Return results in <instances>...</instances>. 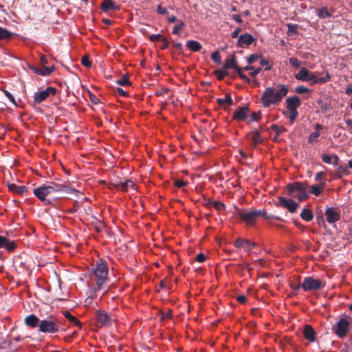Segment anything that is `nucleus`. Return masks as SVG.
Here are the masks:
<instances>
[{
    "mask_svg": "<svg viewBox=\"0 0 352 352\" xmlns=\"http://www.w3.org/2000/svg\"><path fill=\"white\" fill-rule=\"evenodd\" d=\"M278 201L280 206L284 208L287 209L288 211L291 213H294L299 207V204L293 199H286L283 197H279Z\"/></svg>",
    "mask_w": 352,
    "mask_h": 352,
    "instance_id": "nucleus-12",
    "label": "nucleus"
},
{
    "mask_svg": "<svg viewBox=\"0 0 352 352\" xmlns=\"http://www.w3.org/2000/svg\"><path fill=\"white\" fill-rule=\"evenodd\" d=\"M289 35L298 34V25L296 24H287Z\"/></svg>",
    "mask_w": 352,
    "mask_h": 352,
    "instance_id": "nucleus-37",
    "label": "nucleus"
},
{
    "mask_svg": "<svg viewBox=\"0 0 352 352\" xmlns=\"http://www.w3.org/2000/svg\"><path fill=\"white\" fill-rule=\"evenodd\" d=\"M252 71L250 74L251 76L255 77L261 71V67H258L256 69H252Z\"/></svg>",
    "mask_w": 352,
    "mask_h": 352,
    "instance_id": "nucleus-59",
    "label": "nucleus"
},
{
    "mask_svg": "<svg viewBox=\"0 0 352 352\" xmlns=\"http://www.w3.org/2000/svg\"><path fill=\"white\" fill-rule=\"evenodd\" d=\"M295 78L302 82H310L311 85L324 84L329 81L331 76L325 72L324 76L318 77L316 73L310 72L308 69L302 67L295 75Z\"/></svg>",
    "mask_w": 352,
    "mask_h": 352,
    "instance_id": "nucleus-4",
    "label": "nucleus"
},
{
    "mask_svg": "<svg viewBox=\"0 0 352 352\" xmlns=\"http://www.w3.org/2000/svg\"><path fill=\"white\" fill-rule=\"evenodd\" d=\"M244 244H245V239H243L241 238L236 239V241L234 242V245L236 248L243 247Z\"/></svg>",
    "mask_w": 352,
    "mask_h": 352,
    "instance_id": "nucleus-51",
    "label": "nucleus"
},
{
    "mask_svg": "<svg viewBox=\"0 0 352 352\" xmlns=\"http://www.w3.org/2000/svg\"><path fill=\"white\" fill-rule=\"evenodd\" d=\"M13 35V33L6 28H0V40L9 39Z\"/></svg>",
    "mask_w": 352,
    "mask_h": 352,
    "instance_id": "nucleus-33",
    "label": "nucleus"
},
{
    "mask_svg": "<svg viewBox=\"0 0 352 352\" xmlns=\"http://www.w3.org/2000/svg\"><path fill=\"white\" fill-rule=\"evenodd\" d=\"M271 129L275 132V135L273 138V141L276 142L278 141L279 135L286 131V129L284 126H279L276 124H272Z\"/></svg>",
    "mask_w": 352,
    "mask_h": 352,
    "instance_id": "nucleus-23",
    "label": "nucleus"
},
{
    "mask_svg": "<svg viewBox=\"0 0 352 352\" xmlns=\"http://www.w3.org/2000/svg\"><path fill=\"white\" fill-rule=\"evenodd\" d=\"M40 63L41 65H42L43 67L47 64V60L45 57V55L43 54H40Z\"/></svg>",
    "mask_w": 352,
    "mask_h": 352,
    "instance_id": "nucleus-61",
    "label": "nucleus"
},
{
    "mask_svg": "<svg viewBox=\"0 0 352 352\" xmlns=\"http://www.w3.org/2000/svg\"><path fill=\"white\" fill-rule=\"evenodd\" d=\"M95 317L99 327H109L112 324L113 318L104 311L96 310Z\"/></svg>",
    "mask_w": 352,
    "mask_h": 352,
    "instance_id": "nucleus-9",
    "label": "nucleus"
},
{
    "mask_svg": "<svg viewBox=\"0 0 352 352\" xmlns=\"http://www.w3.org/2000/svg\"><path fill=\"white\" fill-rule=\"evenodd\" d=\"M134 186V183L129 179L125 181L124 182H121L116 185L117 187H120V189L124 192H126L129 188H133Z\"/></svg>",
    "mask_w": 352,
    "mask_h": 352,
    "instance_id": "nucleus-27",
    "label": "nucleus"
},
{
    "mask_svg": "<svg viewBox=\"0 0 352 352\" xmlns=\"http://www.w3.org/2000/svg\"><path fill=\"white\" fill-rule=\"evenodd\" d=\"M317 16L320 19H326L331 17L332 16V13H331L327 7H322L320 9L317 10Z\"/></svg>",
    "mask_w": 352,
    "mask_h": 352,
    "instance_id": "nucleus-26",
    "label": "nucleus"
},
{
    "mask_svg": "<svg viewBox=\"0 0 352 352\" xmlns=\"http://www.w3.org/2000/svg\"><path fill=\"white\" fill-rule=\"evenodd\" d=\"M288 92V87L283 84L267 87L261 95V102L265 108L270 107L271 105L279 104Z\"/></svg>",
    "mask_w": 352,
    "mask_h": 352,
    "instance_id": "nucleus-2",
    "label": "nucleus"
},
{
    "mask_svg": "<svg viewBox=\"0 0 352 352\" xmlns=\"http://www.w3.org/2000/svg\"><path fill=\"white\" fill-rule=\"evenodd\" d=\"M224 69H234L236 70V73L239 69H241L242 67H240L237 65V61L235 55H232L230 58L227 59L223 65Z\"/></svg>",
    "mask_w": 352,
    "mask_h": 352,
    "instance_id": "nucleus-21",
    "label": "nucleus"
},
{
    "mask_svg": "<svg viewBox=\"0 0 352 352\" xmlns=\"http://www.w3.org/2000/svg\"><path fill=\"white\" fill-rule=\"evenodd\" d=\"M188 183L187 182H184V181L179 180V179L175 180L174 182V185L177 188H182L183 186H186L188 185Z\"/></svg>",
    "mask_w": 352,
    "mask_h": 352,
    "instance_id": "nucleus-52",
    "label": "nucleus"
},
{
    "mask_svg": "<svg viewBox=\"0 0 352 352\" xmlns=\"http://www.w3.org/2000/svg\"><path fill=\"white\" fill-rule=\"evenodd\" d=\"M309 191L311 194L315 196H318L322 193V190L319 188L317 185H313L309 187Z\"/></svg>",
    "mask_w": 352,
    "mask_h": 352,
    "instance_id": "nucleus-40",
    "label": "nucleus"
},
{
    "mask_svg": "<svg viewBox=\"0 0 352 352\" xmlns=\"http://www.w3.org/2000/svg\"><path fill=\"white\" fill-rule=\"evenodd\" d=\"M217 103L219 105L227 104L230 106L233 104L232 98L230 94H227L225 98H218Z\"/></svg>",
    "mask_w": 352,
    "mask_h": 352,
    "instance_id": "nucleus-32",
    "label": "nucleus"
},
{
    "mask_svg": "<svg viewBox=\"0 0 352 352\" xmlns=\"http://www.w3.org/2000/svg\"><path fill=\"white\" fill-rule=\"evenodd\" d=\"M56 94V89L52 87H47L45 90L34 93V102L40 104L46 100L50 95Z\"/></svg>",
    "mask_w": 352,
    "mask_h": 352,
    "instance_id": "nucleus-10",
    "label": "nucleus"
},
{
    "mask_svg": "<svg viewBox=\"0 0 352 352\" xmlns=\"http://www.w3.org/2000/svg\"><path fill=\"white\" fill-rule=\"evenodd\" d=\"M260 64L263 66H267V67L265 68V70L267 71L271 70L272 69V66L269 65V61L267 60L261 59L260 61Z\"/></svg>",
    "mask_w": 352,
    "mask_h": 352,
    "instance_id": "nucleus-56",
    "label": "nucleus"
},
{
    "mask_svg": "<svg viewBox=\"0 0 352 352\" xmlns=\"http://www.w3.org/2000/svg\"><path fill=\"white\" fill-rule=\"evenodd\" d=\"M320 136V133L318 131H314L311 133L308 138V142H314L318 141V138Z\"/></svg>",
    "mask_w": 352,
    "mask_h": 352,
    "instance_id": "nucleus-42",
    "label": "nucleus"
},
{
    "mask_svg": "<svg viewBox=\"0 0 352 352\" xmlns=\"http://www.w3.org/2000/svg\"><path fill=\"white\" fill-rule=\"evenodd\" d=\"M349 172L348 167L346 166L340 165L337 168L336 177L338 178H342L343 175H349Z\"/></svg>",
    "mask_w": 352,
    "mask_h": 352,
    "instance_id": "nucleus-30",
    "label": "nucleus"
},
{
    "mask_svg": "<svg viewBox=\"0 0 352 352\" xmlns=\"http://www.w3.org/2000/svg\"><path fill=\"white\" fill-rule=\"evenodd\" d=\"M60 320L53 315L41 320L39 325V331L43 333L54 334L60 331Z\"/></svg>",
    "mask_w": 352,
    "mask_h": 352,
    "instance_id": "nucleus-6",
    "label": "nucleus"
},
{
    "mask_svg": "<svg viewBox=\"0 0 352 352\" xmlns=\"http://www.w3.org/2000/svg\"><path fill=\"white\" fill-rule=\"evenodd\" d=\"M252 142V145L256 147L258 144L262 143L263 139L261 136V132L258 130L251 131L248 135Z\"/></svg>",
    "mask_w": 352,
    "mask_h": 352,
    "instance_id": "nucleus-20",
    "label": "nucleus"
},
{
    "mask_svg": "<svg viewBox=\"0 0 352 352\" xmlns=\"http://www.w3.org/2000/svg\"><path fill=\"white\" fill-rule=\"evenodd\" d=\"M345 94L348 96H350L352 94V84L348 85L345 90Z\"/></svg>",
    "mask_w": 352,
    "mask_h": 352,
    "instance_id": "nucleus-64",
    "label": "nucleus"
},
{
    "mask_svg": "<svg viewBox=\"0 0 352 352\" xmlns=\"http://www.w3.org/2000/svg\"><path fill=\"white\" fill-rule=\"evenodd\" d=\"M186 47L192 52H199L201 49V45L197 41L190 40L187 41Z\"/></svg>",
    "mask_w": 352,
    "mask_h": 352,
    "instance_id": "nucleus-24",
    "label": "nucleus"
},
{
    "mask_svg": "<svg viewBox=\"0 0 352 352\" xmlns=\"http://www.w3.org/2000/svg\"><path fill=\"white\" fill-rule=\"evenodd\" d=\"M254 246V243L251 242L250 240L245 239V244L243 248H246L249 251L251 250Z\"/></svg>",
    "mask_w": 352,
    "mask_h": 352,
    "instance_id": "nucleus-46",
    "label": "nucleus"
},
{
    "mask_svg": "<svg viewBox=\"0 0 352 352\" xmlns=\"http://www.w3.org/2000/svg\"><path fill=\"white\" fill-rule=\"evenodd\" d=\"M292 67L298 68L300 65V61L296 57H292L289 60Z\"/></svg>",
    "mask_w": 352,
    "mask_h": 352,
    "instance_id": "nucleus-43",
    "label": "nucleus"
},
{
    "mask_svg": "<svg viewBox=\"0 0 352 352\" xmlns=\"http://www.w3.org/2000/svg\"><path fill=\"white\" fill-rule=\"evenodd\" d=\"M54 70V66H52V67L44 66V67H43V68L38 69V70L36 71V74L40 76H45L50 75Z\"/></svg>",
    "mask_w": 352,
    "mask_h": 352,
    "instance_id": "nucleus-29",
    "label": "nucleus"
},
{
    "mask_svg": "<svg viewBox=\"0 0 352 352\" xmlns=\"http://www.w3.org/2000/svg\"><path fill=\"white\" fill-rule=\"evenodd\" d=\"M212 60L217 63H220L221 61V55L219 51H214L211 55Z\"/></svg>",
    "mask_w": 352,
    "mask_h": 352,
    "instance_id": "nucleus-41",
    "label": "nucleus"
},
{
    "mask_svg": "<svg viewBox=\"0 0 352 352\" xmlns=\"http://www.w3.org/2000/svg\"><path fill=\"white\" fill-rule=\"evenodd\" d=\"M307 184L306 182H295L287 185V190L289 196H296L295 191H307Z\"/></svg>",
    "mask_w": 352,
    "mask_h": 352,
    "instance_id": "nucleus-11",
    "label": "nucleus"
},
{
    "mask_svg": "<svg viewBox=\"0 0 352 352\" xmlns=\"http://www.w3.org/2000/svg\"><path fill=\"white\" fill-rule=\"evenodd\" d=\"M81 64L86 67H89L91 65V63L88 57L84 56L81 59Z\"/></svg>",
    "mask_w": 352,
    "mask_h": 352,
    "instance_id": "nucleus-50",
    "label": "nucleus"
},
{
    "mask_svg": "<svg viewBox=\"0 0 352 352\" xmlns=\"http://www.w3.org/2000/svg\"><path fill=\"white\" fill-rule=\"evenodd\" d=\"M287 110H298L300 106V99L296 96H290L286 99Z\"/></svg>",
    "mask_w": 352,
    "mask_h": 352,
    "instance_id": "nucleus-16",
    "label": "nucleus"
},
{
    "mask_svg": "<svg viewBox=\"0 0 352 352\" xmlns=\"http://www.w3.org/2000/svg\"><path fill=\"white\" fill-rule=\"evenodd\" d=\"M259 58V56L256 54H252L247 58V61L249 64H252L254 63L256 60Z\"/></svg>",
    "mask_w": 352,
    "mask_h": 352,
    "instance_id": "nucleus-53",
    "label": "nucleus"
},
{
    "mask_svg": "<svg viewBox=\"0 0 352 352\" xmlns=\"http://www.w3.org/2000/svg\"><path fill=\"white\" fill-rule=\"evenodd\" d=\"M15 248H16V245H15L14 243L10 242L7 239L6 245H5V248H6L9 251H12V250H14Z\"/></svg>",
    "mask_w": 352,
    "mask_h": 352,
    "instance_id": "nucleus-54",
    "label": "nucleus"
},
{
    "mask_svg": "<svg viewBox=\"0 0 352 352\" xmlns=\"http://www.w3.org/2000/svg\"><path fill=\"white\" fill-rule=\"evenodd\" d=\"M238 75L239 76V77L243 80V81L245 82H247L248 84H250L251 82V80L250 78H248L246 75H245L243 73V69L241 68V69H239L238 72H237Z\"/></svg>",
    "mask_w": 352,
    "mask_h": 352,
    "instance_id": "nucleus-44",
    "label": "nucleus"
},
{
    "mask_svg": "<svg viewBox=\"0 0 352 352\" xmlns=\"http://www.w3.org/2000/svg\"><path fill=\"white\" fill-rule=\"evenodd\" d=\"M5 96L9 99V100L15 106H16V102L15 101L14 97L13 95L10 93L8 91H4Z\"/></svg>",
    "mask_w": 352,
    "mask_h": 352,
    "instance_id": "nucleus-47",
    "label": "nucleus"
},
{
    "mask_svg": "<svg viewBox=\"0 0 352 352\" xmlns=\"http://www.w3.org/2000/svg\"><path fill=\"white\" fill-rule=\"evenodd\" d=\"M116 82L117 84L122 86H126L130 84L128 77L126 76H124L122 78L118 80Z\"/></svg>",
    "mask_w": 352,
    "mask_h": 352,
    "instance_id": "nucleus-45",
    "label": "nucleus"
},
{
    "mask_svg": "<svg viewBox=\"0 0 352 352\" xmlns=\"http://www.w3.org/2000/svg\"><path fill=\"white\" fill-rule=\"evenodd\" d=\"M232 17L236 22L239 23H241L243 21L241 16L239 14H233Z\"/></svg>",
    "mask_w": 352,
    "mask_h": 352,
    "instance_id": "nucleus-63",
    "label": "nucleus"
},
{
    "mask_svg": "<svg viewBox=\"0 0 352 352\" xmlns=\"http://www.w3.org/2000/svg\"><path fill=\"white\" fill-rule=\"evenodd\" d=\"M322 160L324 163L332 164V156L328 154H323L322 155Z\"/></svg>",
    "mask_w": 352,
    "mask_h": 352,
    "instance_id": "nucleus-49",
    "label": "nucleus"
},
{
    "mask_svg": "<svg viewBox=\"0 0 352 352\" xmlns=\"http://www.w3.org/2000/svg\"><path fill=\"white\" fill-rule=\"evenodd\" d=\"M260 118L261 116L259 113L254 112L250 116L248 115V119L247 120V122L250 124L252 122L258 121Z\"/></svg>",
    "mask_w": 352,
    "mask_h": 352,
    "instance_id": "nucleus-36",
    "label": "nucleus"
},
{
    "mask_svg": "<svg viewBox=\"0 0 352 352\" xmlns=\"http://www.w3.org/2000/svg\"><path fill=\"white\" fill-rule=\"evenodd\" d=\"M300 217L305 221H310L314 218V214L311 210L303 208L300 213Z\"/></svg>",
    "mask_w": 352,
    "mask_h": 352,
    "instance_id": "nucleus-25",
    "label": "nucleus"
},
{
    "mask_svg": "<svg viewBox=\"0 0 352 352\" xmlns=\"http://www.w3.org/2000/svg\"><path fill=\"white\" fill-rule=\"evenodd\" d=\"M283 113L289 119L292 123L294 122V121L296 119V118L298 116V110H287Z\"/></svg>",
    "mask_w": 352,
    "mask_h": 352,
    "instance_id": "nucleus-31",
    "label": "nucleus"
},
{
    "mask_svg": "<svg viewBox=\"0 0 352 352\" xmlns=\"http://www.w3.org/2000/svg\"><path fill=\"white\" fill-rule=\"evenodd\" d=\"M236 300L239 302L243 304L246 302L247 298L244 295H239L236 297Z\"/></svg>",
    "mask_w": 352,
    "mask_h": 352,
    "instance_id": "nucleus-60",
    "label": "nucleus"
},
{
    "mask_svg": "<svg viewBox=\"0 0 352 352\" xmlns=\"http://www.w3.org/2000/svg\"><path fill=\"white\" fill-rule=\"evenodd\" d=\"M34 195L45 205H51L54 199L47 198L50 195L55 193L60 195H72L77 196L80 192L72 188L65 184H60L56 182H50L47 184H43L41 186L35 188L33 190Z\"/></svg>",
    "mask_w": 352,
    "mask_h": 352,
    "instance_id": "nucleus-1",
    "label": "nucleus"
},
{
    "mask_svg": "<svg viewBox=\"0 0 352 352\" xmlns=\"http://www.w3.org/2000/svg\"><path fill=\"white\" fill-rule=\"evenodd\" d=\"M162 37L161 36V34H152L151 36H150V40L151 41H160L162 40Z\"/></svg>",
    "mask_w": 352,
    "mask_h": 352,
    "instance_id": "nucleus-58",
    "label": "nucleus"
},
{
    "mask_svg": "<svg viewBox=\"0 0 352 352\" xmlns=\"http://www.w3.org/2000/svg\"><path fill=\"white\" fill-rule=\"evenodd\" d=\"M8 190L17 195H23L28 190L25 186H17L15 184H8Z\"/></svg>",
    "mask_w": 352,
    "mask_h": 352,
    "instance_id": "nucleus-22",
    "label": "nucleus"
},
{
    "mask_svg": "<svg viewBox=\"0 0 352 352\" xmlns=\"http://www.w3.org/2000/svg\"><path fill=\"white\" fill-rule=\"evenodd\" d=\"M237 215L241 221L244 222L247 226H253L260 217H263L265 219L270 217L264 210H238Z\"/></svg>",
    "mask_w": 352,
    "mask_h": 352,
    "instance_id": "nucleus-5",
    "label": "nucleus"
},
{
    "mask_svg": "<svg viewBox=\"0 0 352 352\" xmlns=\"http://www.w3.org/2000/svg\"><path fill=\"white\" fill-rule=\"evenodd\" d=\"M184 26L185 23L182 21H178L177 24L174 27L173 30V34L177 35L179 34V32Z\"/></svg>",
    "mask_w": 352,
    "mask_h": 352,
    "instance_id": "nucleus-34",
    "label": "nucleus"
},
{
    "mask_svg": "<svg viewBox=\"0 0 352 352\" xmlns=\"http://www.w3.org/2000/svg\"><path fill=\"white\" fill-rule=\"evenodd\" d=\"M206 256L203 253H199L196 256V261L199 263H203L206 261Z\"/></svg>",
    "mask_w": 352,
    "mask_h": 352,
    "instance_id": "nucleus-55",
    "label": "nucleus"
},
{
    "mask_svg": "<svg viewBox=\"0 0 352 352\" xmlns=\"http://www.w3.org/2000/svg\"><path fill=\"white\" fill-rule=\"evenodd\" d=\"M226 69H224L223 67L221 69H218L214 72L217 79L222 80L224 78L225 76H226L228 74V72Z\"/></svg>",
    "mask_w": 352,
    "mask_h": 352,
    "instance_id": "nucleus-35",
    "label": "nucleus"
},
{
    "mask_svg": "<svg viewBox=\"0 0 352 352\" xmlns=\"http://www.w3.org/2000/svg\"><path fill=\"white\" fill-rule=\"evenodd\" d=\"M254 38L250 34H241L239 36L238 39V45L241 47H244L245 46H248L252 43Z\"/></svg>",
    "mask_w": 352,
    "mask_h": 352,
    "instance_id": "nucleus-18",
    "label": "nucleus"
},
{
    "mask_svg": "<svg viewBox=\"0 0 352 352\" xmlns=\"http://www.w3.org/2000/svg\"><path fill=\"white\" fill-rule=\"evenodd\" d=\"M292 197L296 198L300 201H302L308 198V195L307 194V191H302L298 192V195H296V196H292Z\"/></svg>",
    "mask_w": 352,
    "mask_h": 352,
    "instance_id": "nucleus-39",
    "label": "nucleus"
},
{
    "mask_svg": "<svg viewBox=\"0 0 352 352\" xmlns=\"http://www.w3.org/2000/svg\"><path fill=\"white\" fill-rule=\"evenodd\" d=\"M109 267L105 261L99 259L92 269L94 279L96 284V289H104L107 282V274Z\"/></svg>",
    "mask_w": 352,
    "mask_h": 352,
    "instance_id": "nucleus-3",
    "label": "nucleus"
},
{
    "mask_svg": "<svg viewBox=\"0 0 352 352\" xmlns=\"http://www.w3.org/2000/svg\"><path fill=\"white\" fill-rule=\"evenodd\" d=\"M157 11L160 14H165L167 12L166 8L162 7L161 5L157 6Z\"/></svg>",
    "mask_w": 352,
    "mask_h": 352,
    "instance_id": "nucleus-57",
    "label": "nucleus"
},
{
    "mask_svg": "<svg viewBox=\"0 0 352 352\" xmlns=\"http://www.w3.org/2000/svg\"><path fill=\"white\" fill-rule=\"evenodd\" d=\"M64 316L72 324H74L76 326H78V327H80L81 324L80 322L74 316H72L69 311H65L63 313Z\"/></svg>",
    "mask_w": 352,
    "mask_h": 352,
    "instance_id": "nucleus-28",
    "label": "nucleus"
},
{
    "mask_svg": "<svg viewBox=\"0 0 352 352\" xmlns=\"http://www.w3.org/2000/svg\"><path fill=\"white\" fill-rule=\"evenodd\" d=\"M324 214L329 223H333L340 220V213L334 208H328Z\"/></svg>",
    "mask_w": 352,
    "mask_h": 352,
    "instance_id": "nucleus-14",
    "label": "nucleus"
},
{
    "mask_svg": "<svg viewBox=\"0 0 352 352\" xmlns=\"http://www.w3.org/2000/svg\"><path fill=\"white\" fill-rule=\"evenodd\" d=\"M295 91L298 94L310 93V89L303 85H300L296 87Z\"/></svg>",
    "mask_w": 352,
    "mask_h": 352,
    "instance_id": "nucleus-38",
    "label": "nucleus"
},
{
    "mask_svg": "<svg viewBox=\"0 0 352 352\" xmlns=\"http://www.w3.org/2000/svg\"><path fill=\"white\" fill-rule=\"evenodd\" d=\"M324 285L319 280L313 277H305L301 284V288L305 292H311L320 289Z\"/></svg>",
    "mask_w": 352,
    "mask_h": 352,
    "instance_id": "nucleus-8",
    "label": "nucleus"
},
{
    "mask_svg": "<svg viewBox=\"0 0 352 352\" xmlns=\"http://www.w3.org/2000/svg\"><path fill=\"white\" fill-rule=\"evenodd\" d=\"M41 320L36 315L30 314L25 317V324L26 326L32 328H39Z\"/></svg>",
    "mask_w": 352,
    "mask_h": 352,
    "instance_id": "nucleus-19",
    "label": "nucleus"
},
{
    "mask_svg": "<svg viewBox=\"0 0 352 352\" xmlns=\"http://www.w3.org/2000/svg\"><path fill=\"white\" fill-rule=\"evenodd\" d=\"M349 331V322L345 318H341L332 326V331L339 338H344Z\"/></svg>",
    "mask_w": 352,
    "mask_h": 352,
    "instance_id": "nucleus-7",
    "label": "nucleus"
},
{
    "mask_svg": "<svg viewBox=\"0 0 352 352\" xmlns=\"http://www.w3.org/2000/svg\"><path fill=\"white\" fill-rule=\"evenodd\" d=\"M100 8L104 12H108L111 10H119L120 6L113 0H103Z\"/></svg>",
    "mask_w": 352,
    "mask_h": 352,
    "instance_id": "nucleus-15",
    "label": "nucleus"
},
{
    "mask_svg": "<svg viewBox=\"0 0 352 352\" xmlns=\"http://www.w3.org/2000/svg\"><path fill=\"white\" fill-rule=\"evenodd\" d=\"M212 205L214 208L219 211L222 210L225 208V205L219 201H214Z\"/></svg>",
    "mask_w": 352,
    "mask_h": 352,
    "instance_id": "nucleus-48",
    "label": "nucleus"
},
{
    "mask_svg": "<svg viewBox=\"0 0 352 352\" xmlns=\"http://www.w3.org/2000/svg\"><path fill=\"white\" fill-rule=\"evenodd\" d=\"M250 109L248 107H239L233 114V118L237 121L246 120L248 119Z\"/></svg>",
    "mask_w": 352,
    "mask_h": 352,
    "instance_id": "nucleus-13",
    "label": "nucleus"
},
{
    "mask_svg": "<svg viewBox=\"0 0 352 352\" xmlns=\"http://www.w3.org/2000/svg\"><path fill=\"white\" fill-rule=\"evenodd\" d=\"M302 333L305 338L308 341L313 342L316 340V331L311 325H305Z\"/></svg>",
    "mask_w": 352,
    "mask_h": 352,
    "instance_id": "nucleus-17",
    "label": "nucleus"
},
{
    "mask_svg": "<svg viewBox=\"0 0 352 352\" xmlns=\"http://www.w3.org/2000/svg\"><path fill=\"white\" fill-rule=\"evenodd\" d=\"M7 239L5 236H0V248H5L6 245Z\"/></svg>",
    "mask_w": 352,
    "mask_h": 352,
    "instance_id": "nucleus-62",
    "label": "nucleus"
}]
</instances>
